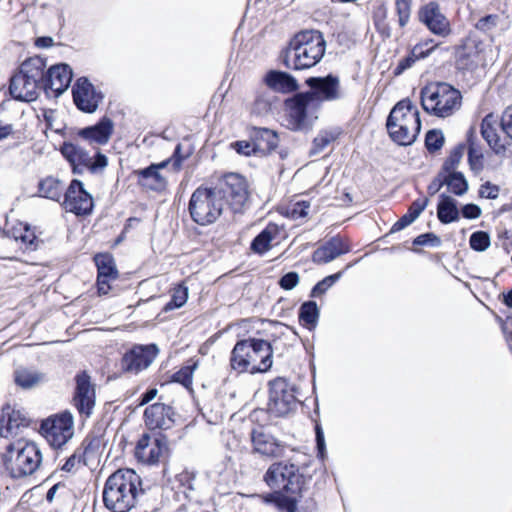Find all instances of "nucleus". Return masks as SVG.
Masks as SVG:
<instances>
[{
  "label": "nucleus",
  "instance_id": "obj_4",
  "mask_svg": "<svg viewBox=\"0 0 512 512\" xmlns=\"http://www.w3.org/2000/svg\"><path fill=\"white\" fill-rule=\"evenodd\" d=\"M229 434L234 441L226 443V447H238L242 440L251 439L255 452L271 458H280L285 454L286 446L273 435L266 433L263 427L252 428L250 420L235 413L229 419Z\"/></svg>",
  "mask_w": 512,
  "mask_h": 512
},
{
  "label": "nucleus",
  "instance_id": "obj_60",
  "mask_svg": "<svg viewBox=\"0 0 512 512\" xmlns=\"http://www.w3.org/2000/svg\"><path fill=\"white\" fill-rule=\"evenodd\" d=\"M230 148L233 149L237 154L243 155V156H252L257 155L252 141L249 139L247 140H240L235 141L230 144Z\"/></svg>",
  "mask_w": 512,
  "mask_h": 512
},
{
  "label": "nucleus",
  "instance_id": "obj_6",
  "mask_svg": "<svg viewBox=\"0 0 512 512\" xmlns=\"http://www.w3.org/2000/svg\"><path fill=\"white\" fill-rule=\"evenodd\" d=\"M224 189L222 186H200L189 201V213L194 222L208 225L216 221L223 211Z\"/></svg>",
  "mask_w": 512,
  "mask_h": 512
},
{
  "label": "nucleus",
  "instance_id": "obj_25",
  "mask_svg": "<svg viewBox=\"0 0 512 512\" xmlns=\"http://www.w3.org/2000/svg\"><path fill=\"white\" fill-rule=\"evenodd\" d=\"M40 89H42L40 85L25 77L21 72L11 78L9 87L10 93L15 99L26 102L35 100Z\"/></svg>",
  "mask_w": 512,
  "mask_h": 512
},
{
  "label": "nucleus",
  "instance_id": "obj_40",
  "mask_svg": "<svg viewBox=\"0 0 512 512\" xmlns=\"http://www.w3.org/2000/svg\"><path fill=\"white\" fill-rule=\"evenodd\" d=\"M387 130L391 139L401 146L412 145L419 135L416 133V129L409 125H397L393 129Z\"/></svg>",
  "mask_w": 512,
  "mask_h": 512
},
{
  "label": "nucleus",
  "instance_id": "obj_20",
  "mask_svg": "<svg viewBox=\"0 0 512 512\" xmlns=\"http://www.w3.org/2000/svg\"><path fill=\"white\" fill-rule=\"evenodd\" d=\"M72 69L68 64L60 63L51 66L46 72L43 90L49 95L52 92L55 97L67 90L72 81Z\"/></svg>",
  "mask_w": 512,
  "mask_h": 512
},
{
  "label": "nucleus",
  "instance_id": "obj_17",
  "mask_svg": "<svg viewBox=\"0 0 512 512\" xmlns=\"http://www.w3.org/2000/svg\"><path fill=\"white\" fill-rule=\"evenodd\" d=\"M167 452V441L165 437H152L148 434L142 435L135 447V457L144 464H156Z\"/></svg>",
  "mask_w": 512,
  "mask_h": 512
},
{
  "label": "nucleus",
  "instance_id": "obj_31",
  "mask_svg": "<svg viewBox=\"0 0 512 512\" xmlns=\"http://www.w3.org/2000/svg\"><path fill=\"white\" fill-rule=\"evenodd\" d=\"M249 351V342H247V340H239L235 344L230 356V367L232 371H235L237 374L249 372L252 366Z\"/></svg>",
  "mask_w": 512,
  "mask_h": 512
},
{
  "label": "nucleus",
  "instance_id": "obj_10",
  "mask_svg": "<svg viewBox=\"0 0 512 512\" xmlns=\"http://www.w3.org/2000/svg\"><path fill=\"white\" fill-rule=\"evenodd\" d=\"M288 115V122L294 131H302L306 128V119L308 113L319 110L317 105L311 99V95L304 92H297L285 101Z\"/></svg>",
  "mask_w": 512,
  "mask_h": 512
},
{
  "label": "nucleus",
  "instance_id": "obj_54",
  "mask_svg": "<svg viewBox=\"0 0 512 512\" xmlns=\"http://www.w3.org/2000/svg\"><path fill=\"white\" fill-rule=\"evenodd\" d=\"M412 0H396V11L398 14V22L401 27H404L410 18Z\"/></svg>",
  "mask_w": 512,
  "mask_h": 512
},
{
  "label": "nucleus",
  "instance_id": "obj_56",
  "mask_svg": "<svg viewBox=\"0 0 512 512\" xmlns=\"http://www.w3.org/2000/svg\"><path fill=\"white\" fill-rule=\"evenodd\" d=\"M495 246L502 248L508 254L512 248V233L504 227H498Z\"/></svg>",
  "mask_w": 512,
  "mask_h": 512
},
{
  "label": "nucleus",
  "instance_id": "obj_38",
  "mask_svg": "<svg viewBox=\"0 0 512 512\" xmlns=\"http://www.w3.org/2000/svg\"><path fill=\"white\" fill-rule=\"evenodd\" d=\"M320 311L314 300L303 302L298 311L299 322L309 330L315 329L318 324Z\"/></svg>",
  "mask_w": 512,
  "mask_h": 512
},
{
  "label": "nucleus",
  "instance_id": "obj_47",
  "mask_svg": "<svg viewBox=\"0 0 512 512\" xmlns=\"http://www.w3.org/2000/svg\"><path fill=\"white\" fill-rule=\"evenodd\" d=\"M491 244V238L486 231H475L469 237L470 248L477 252L486 251Z\"/></svg>",
  "mask_w": 512,
  "mask_h": 512
},
{
  "label": "nucleus",
  "instance_id": "obj_12",
  "mask_svg": "<svg viewBox=\"0 0 512 512\" xmlns=\"http://www.w3.org/2000/svg\"><path fill=\"white\" fill-rule=\"evenodd\" d=\"M72 402L80 416L88 418L93 413L96 402L95 386L86 371H81L75 376Z\"/></svg>",
  "mask_w": 512,
  "mask_h": 512
},
{
  "label": "nucleus",
  "instance_id": "obj_41",
  "mask_svg": "<svg viewBox=\"0 0 512 512\" xmlns=\"http://www.w3.org/2000/svg\"><path fill=\"white\" fill-rule=\"evenodd\" d=\"M14 381L19 387L30 389L43 382L44 375L36 371L21 368L15 371Z\"/></svg>",
  "mask_w": 512,
  "mask_h": 512
},
{
  "label": "nucleus",
  "instance_id": "obj_18",
  "mask_svg": "<svg viewBox=\"0 0 512 512\" xmlns=\"http://www.w3.org/2000/svg\"><path fill=\"white\" fill-rule=\"evenodd\" d=\"M249 354L251 356V368L249 373H265L273 364V348L270 342L259 338H248Z\"/></svg>",
  "mask_w": 512,
  "mask_h": 512
},
{
  "label": "nucleus",
  "instance_id": "obj_8",
  "mask_svg": "<svg viewBox=\"0 0 512 512\" xmlns=\"http://www.w3.org/2000/svg\"><path fill=\"white\" fill-rule=\"evenodd\" d=\"M296 406L295 389L286 379L278 377L269 382V398L266 408L269 416L285 417Z\"/></svg>",
  "mask_w": 512,
  "mask_h": 512
},
{
  "label": "nucleus",
  "instance_id": "obj_34",
  "mask_svg": "<svg viewBox=\"0 0 512 512\" xmlns=\"http://www.w3.org/2000/svg\"><path fill=\"white\" fill-rule=\"evenodd\" d=\"M46 61L39 57H31L21 64L20 71L25 77L33 80L43 88L46 78Z\"/></svg>",
  "mask_w": 512,
  "mask_h": 512
},
{
  "label": "nucleus",
  "instance_id": "obj_55",
  "mask_svg": "<svg viewBox=\"0 0 512 512\" xmlns=\"http://www.w3.org/2000/svg\"><path fill=\"white\" fill-rule=\"evenodd\" d=\"M412 243L415 246L439 247L442 241L438 235L432 232H426L415 237Z\"/></svg>",
  "mask_w": 512,
  "mask_h": 512
},
{
  "label": "nucleus",
  "instance_id": "obj_21",
  "mask_svg": "<svg viewBox=\"0 0 512 512\" xmlns=\"http://www.w3.org/2000/svg\"><path fill=\"white\" fill-rule=\"evenodd\" d=\"M169 163L170 160H164L160 163H153L144 169L134 171V174L137 176V183L148 190H165L167 187V179L160 171L166 168Z\"/></svg>",
  "mask_w": 512,
  "mask_h": 512
},
{
  "label": "nucleus",
  "instance_id": "obj_27",
  "mask_svg": "<svg viewBox=\"0 0 512 512\" xmlns=\"http://www.w3.org/2000/svg\"><path fill=\"white\" fill-rule=\"evenodd\" d=\"M349 252V247L340 237H332L312 254V261L316 264H326L337 257Z\"/></svg>",
  "mask_w": 512,
  "mask_h": 512
},
{
  "label": "nucleus",
  "instance_id": "obj_61",
  "mask_svg": "<svg viewBox=\"0 0 512 512\" xmlns=\"http://www.w3.org/2000/svg\"><path fill=\"white\" fill-rule=\"evenodd\" d=\"M500 128L512 142V105L508 106L500 117Z\"/></svg>",
  "mask_w": 512,
  "mask_h": 512
},
{
  "label": "nucleus",
  "instance_id": "obj_33",
  "mask_svg": "<svg viewBox=\"0 0 512 512\" xmlns=\"http://www.w3.org/2000/svg\"><path fill=\"white\" fill-rule=\"evenodd\" d=\"M459 213L457 201L446 193H441L437 204L438 220L442 224H450L459 220Z\"/></svg>",
  "mask_w": 512,
  "mask_h": 512
},
{
  "label": "nucleus",
  "instance_id": "obj_15",
  "mask_svg": "<svg viewBox=\"0 0 512 512\" xmlns=\"http://www.w3.org/2000/svg\"><path fill=\"white\" fill-rule=\"evenodd\" d=\"M63 205L68 212L88 215L92 212L94 203L92 196L84 189L83 183L74 179L65 192Z\"/></svg>",
  "mask_w": 512,
  "mask_h": 512
},
{
  "label": "nucleus",
  "instance_id": "obj_37",
  "mask_svg": "<svg viewBox=\"0 0 512 512\" xmlns=\"http://www.w3.org/2000/svg\"><path fill=\"white\" fill-rule=\"evenodd\" d=\"M278 227L274 223H269L251 242L250 249L259 255L266 253L270 247L271 242L275 238Z\"/></svg>",
  "mask_w": 512,
  "mask_h": 512
},
{
  "label": "nucleus",
  "instance_id": "obj_64",
  "mask_svg": "<svg viewBox=\"0 0 512 512\" xmlns=\"http://www.w3.org/2000/svg\"><path fill=\"white\" fill-rule=\"evenodd\" d=\"M509 350L512 352V314L506 317L501 325Z\"/></svg>",
  "mask_w": 512,
  "mask_h": 512
},
{
  "label": "nucleus",
  "instance_id": "obj_29",
  "mask_svg": "<svg viewBox=\"0 0 512 512\" xmlns=\"http://www.w3.org/2000/svg\"><path fill=\"white\" fill-rule=\"evenodd\" d=\"M113 127V121L108 117H103L97 124L81 129L79 136L91 143L103 145L109 141Z\"/></svg>",
  "mask_w": 512,
  "mask_h": 512
},
{
  "label": "nucleus",
  "instance_id": "obj_42",
  "mask_svg": "<svg viewBox=\"0 0 512 512\" xmlns=\"http://www.w3.org/2000/svg\"><path fill=\"white\" fill-rule=\"evenodd\" d=\"M341 133L342 130L340 128L320 131L313 140L310 155H317L322 152L330 143L338 139Z\"/></svg>",
  "mask_w": 512,
  "mask_h": 512
},
{
  "label": "nucleus",
  "instance_id": "obj_62",
  "mask_svg": "<svg viewBox=\"0 0 512 512\" xmlns=\"http://www.w3.org/2000/svg\"><path fill=\"white\" fill-rule=\"evenodd\" d=\"M107 165V157L101 152H97L94 158L90 157V163L87 170H89L91 173H97L98 171L103 170Z\"/></svg>",
  "mask_w": 512,
  "mask_h": 512
},
{
  "label": "nucleus",
  "instance_id": "obj_32",
  "mask_svg": "<svg viewBox=\"0 0 512 512\" xmlns=\"http://www.w3.org/2000/svg\"><path fill=\"white\" fill-rule=\"evenodd\" d=\"M303 497L296 494H286L285 491H272L263 496V500L267 504H272L281 511L297 512L298 502Z\"/></svg>",
  "mask_w": 512,
  "mask_h": 512
},
{
  "label": "nucleus",
  "instance_id": "obj_1",
  "mask_svg": "<svg viewBox=\"0 0 512 512\" xmlns=\"http://www.w3.org/2000/svg\"><path fill=\"white\" fill-rule=\"evenodd\" d=\"M326 40L323 33L315 29L297 32L282 51L281 59L286 68L306 70L316 66L324 57Z\"/></svg>",
  "mask_w": 512,
  "mask_h": 512
},
{
  "label": "nucleus",
  "instance_id": "obj_24",
  "mask_svg": "<svg viewBox=\"0 0 512 512\" xmlns=\"http://www.w3.org/2000/svg\"><path fill=\"white\" fill-rule=\"evenodd\" d=\"M248 134L257 155H267L274 151L278 146V135L271 129L264 127H251Z\"/></svg>",
  "mask_w": 512,
  "mask_h": 512
},
{
  "label": "nucleus",
  "instance_id": "obj_49",
  "mask_svg": "<svg viewBox=\"0 0 512 512\" xmlns=\"http://www.w3.org/2000/svg\"><path fill=\"white\" fill-rule=\"evenodd\" d=\"M465 150V145L463 143L455 146L450 155L445 159L442 164L441 170L444 172L456 171V167L459 165Z\"/></svg>",
  "mask_w": 512,
  "mask_h": 512
},
{
  "label": "nucleus",
  "instance_id": "obj_58",
  "mask_svg": "<svg viewBox=\"0 0 512 512\" xmlns=\"http://www.w3.org/2000/svg\"><path fill=\"white\" fill-rule=\"evenodd\" d=\"M436 46L437 45L433 44L432 40H429L415 45L410 52L412 53V56L416 58V60L424 59L432 53Z\"/></svg>",
  "mask_w": 512,
  "mask_h": 512
},
{
  "label": "nucleus",
  "instance_id": "obj_9",
  "mask_svg": "<svg viewBox=\"0 0 512 512\" xmlns=\"http://www.w3.org/2000/svg\"><path fill=\"white\" fill-rule=\"evenodd\" d=\"M309 90L306 91L311 95V99L320 109L323 102L336 101L342 98L340 90V79L334 74L326 76L309 77L305 80Z\"/></svg>",
  "mask_w": 512,
  "mask_h": 512
},
{
  "label": "nucleus",
  "instance_id": "obj_2",
  "mask_svg": "<svg viewBox=\"0 0 512 512\" xmlns=\"http://www.w3.org/2000/svg\"><path fill=\"white\" fill-rule=\"evenodd\" d=\"M141 478L131 469H119L111 474L103 489V502L112 512H128L136 504L141 491Z\"/></svg>",
  "mask_w": 512,
  "mask_h": 512
},
{
  "label": "nucleus",
  "instance_id": "obj_22",
  "mask_svg": "<svg viewBox=\"0 0 512 512\" xmlns=\"http://www.w3.org/2000/svg\"><path fill=\"white\" fill-rule=\"evenodd\" d=\"M144 419L150 429L166 430L175 423V412L171 406L157 402L145 409Z\"/></svg>",
  "mask_w": 512,
  "mask_h": 512
},
{
  "label": "nucleus",
  "instance_id": "obj_36",
  "mask_svg": "<svg viewBox=\"0 0 512 512\" xmlns=\"http://www.w3.org/2000/svg\"><path fill=\"white\" fill-rule=\"evenodd\" d=\"M9 237L20 241L25 249L35 250L37 248V237L35 232L27 223L18 222L7 231Z\"/></svg>",
  "mask_w": 512,
  "mask_h": 512
},
{
  "label": "nucleus",
  "instance_id": "obj_63",
  "mask_svg": "<svg viewBox=\"0 0 512 512\" xmlns=\"http://www.w3.org/2000/svg\"><path fill=\"white\" fill-rule=\"evenodd\" d=\"M446 185L445 172L440 169L434 179L427 187L428 194L433 196L438 193L443 186Z\"/></svg>",
  "mask_w": 512,
  "mask_h": 512
},
{
  "label": "nucleus",
  "instance_id": "obj_57",
  "mask_svg": "<svg viewBox=\"0 0 512 512\" xmlns=\"http://www.w3.org/2000/svg\"><path fill=\"white\" fill-rule=\"evenodd\" d=\"M299 281V274L296 271H290L280 277L278 285L281 289L290 291L299 284Z\"/></svg>",
  "mask_w": 512,
  "mask_h": 512
},
{
  "label": "nucleus",
  "instance_id": "obj_23",
  "mask_svg": "<svg viewBox=\"0 0 512 512\" xmlns=\"http://www.w3.org/2000/svg\"><path fill=\"white\" fill-rule=\"evenodd\" d=\"M419 19L434 34L444 36L450 32L449 23L435 2L428 3L420 10Z\"/></svg>",
  "mask_w": 512,
  "mask_h": 512
},
{
  "label": "nucleus",
  "instance_id": "obj_30",
  "mask_svg": "<svg viewBox=\"0 0 512 512\" xmlns=\"http://www.w3.org/2000/svg\"><path fill=\"white\" fill-rule=\"evenodd\" d=\"M61 153L72 166L74 174H82L88 168L91 156L78 145L64 143L61 147Z\"/></svg>",
  "mask_w": 512,
  "mask_h": 512
},
{
  "label": "nucleus",
  "instance_id": "obj_28",
  "mask_svg": "<svg viewBox=\"0 0 512 512\" xmlns=\"http://www.w3.org/2000/svg\"><path fill=\"white\" fill-rule=\"evenodd\" d=\"M264 83L273 91L287 94L298 90L299 84L294 76L281 70H269L264 78Z\"/></svg>",
  "mask_w": 512,
  "mask_h": 512
},
{
  "label": "nucleus",
  "instance_id": "obj_52",
  "mask_svg": "<svg viewBox=\"0 0 512 512\" xmlns=\"http://www.w3.org/2000/svg\"><path fill=\"white\" fill-rule=\"evenodd\" d=\"M85 452L82 449H77L74 453L66 459V462L62 465L61 470L71 473L76 472L84 463Z\"/></svg>",
  "mask_w": 512,
  "mask_h": 512
},
{
  "label": "nucleus",
  "instance_id": "obj_26",
  "mask_svg": "<svg viewBox=\"0 0 512 512\" xmlns=\"http://www.w3.org/2000/svg\"><path fill=\"white\" fill-rule=\"evenodd\" d=\"M498 126H500V119L494 113H488L481 121L480 133L493 152L500 155L505 153L506 146L500 140Z\"/></svg>",
  "mask_w": 512,
  "mask_h": 512
},
{
  "label": "nucleus",
  "instance_id": "obj_48",
  "mask_svg": "<svg viewBox=\"0 0 512 512\" xmlns=\"http://www.w3.org/2000/svg\"><path fill=\"white\" fill-rule=\"evenodd\" d=\"M444 134L439 129L428 130L425 135V147L430 153L439 151L444 145Z\"/></svg>",
  "mask_w": 512,
  "mask_h": 512
},
{
  "label": "nucleus",
  "instance_id": "obj_13",
  "mask_svg": "<svg viewBox=\"0 0 512 512\" xmlns=\"http://www.w3.org/2000/svg\"><path fill=\"white\" fill-rule=\"evenodd\" d=\"M158 353L155 344L134 345L121 359V368L124 372L138 374L148 368Z\"/></svg>",
  "mask_w": 512,
  "mask_h": 512
},
{
  "label": "nucleus",
  "instance_id": "obj_46",
  "mask_svg": "<svg viewBox=\"0 0 512 512\" xmlns=\"http://www.w3.org/2000/svg\"><path fill=\"white\" fill-rule=\"evenodd\" d=\"M341 277V271L326 276L312 287L310 291V297L315 298L325 294L327 290L330 289Z\"/></svg>",
  "mask_w": 512,
  "mask_h": 512
},
{
  "label": "nucleus",
  "instance_id": "obj_3",
  "mask_svg": "<svg viewBox=\"0 0 512 512\" xmlns=\"http://www.w3.org/2000/svg\"><path fill=\"white\" fill-rule=\"evenodd\" d=\"M41 462L42 454L37 444L20 439L0 453V474L12 479L26 478L37 471Z\"/></svg>",
  "mask_w": 512,
  "mask_h": 512
},
{
  "label": "nucleus",
  "instance_id": "obj_5",
  "mask_svg": "<svg viewBox=\"0 0 512 512\" xmlns=\"http://www.w3.org/2000/svg\"><path fill=\"white\" fill-rule=\"evenodd\" d=\"M420 100L427 114L446 118L460 108L462 95L446 82H431L421 88Z\"/></svg>",
  "mask_w": 512,
  "mask_h": 512
},
{
  "label": "nucleus",
  "instance_id": "obj_51",
  "mask_svg": "<svg viewBox=\"0 0 512 512\" xmlns=\"http://www.w3.org/2000/svg\"><path fill=\"white\" fill-rule=\"evenodd\" d=\"M196 367V363L182 367L173 375V381L182 384L186 388H190L192 385L193 372Z\"/></svg>",
  "mask_w": 512,
  "mask_h": 512
},
{
  "label": "nucleus",
  "instance_id": "obj_50",
  "mask_svg": "<svg viewBox=\"0 0 512 512\" xmlns=\"http://www.w3.org/2000/svg\"><path fill=\"white\" fill-rule=\"evenodd\" d=\"M188 299V288L178 285L172 291L171 300L166 304L165 310H173L182 307Z\"/></svg>",
  "mask_w": 512,
  "mask_h": 512
},
{
  "label": "nucleus",
  "instance_id": "obj_11",
  "mask_svg": "<svg viewBox=\"0 0 512 512\" xmlns=\"http://www.w3.org/2000/svg\"><path fill=\"white\" fill-rule=\"evenodd\" d=\"M41 429L45 432L47 440L55 447L66 444L74 434L73 415L64 411L44 421Z\"/></svg>",
  "mask_w": 512,
  "mask_h": 512
},
{
  "label": "nucleus",
  "instance_id": "obj_59",
  "mask_svg": "<svg viewBox=\"0 0 512 512\" xmlns=\"http://www.w3.org/2000/svg\"><path fill=\"white\" fill-rule=\"evenodd\" d=\"M315 442H316V449H317V457L323 463L327 456L326 443H325L323 429L318 424L315 426Z\"/></svg>",
  "mask_w": 512,
  "mask_h": 512
},
{
  "label": "nucleus",
  "instance_id": "obj_14",
  "mask_svg": "<svg viewBox=\"0 0 512 512\" xmlns=\"http://www.w3.org/2000/svg\"><path fill=\"white\" fill-rule=\"evenodd\" d=\"M72 95L76 107L85 113L95 112L104 98L102 92L98 91L86 77L76 80Z\"/></svg>",
  "mask_w": 512,
  "mask_h": 512
},
{
  "label": "nucleus",
  "instance_id": "obj_53",
  "mask_svg": "<svg viewBox=\"0 0 512 512\" xmlns=\"http://www.w3.org/2000/svg\"><path fill=\"white\" fill-rule=\"evenodd\" d=\"M483 154L480 150V148H471L468 149V164L470 169L474 173H479L483 170L484 164H483Z\"/></svg>",
  "mask_w": 512,
  "mask_h": 512
},
{
  "label": "nucleus",
  "instance_id": "obj_16",
  "mask_svg": "<svg viewBox=\"0 0 512 512\" xmlns=\"http://www.w3.org/2000/svg\"><path fill=\"white\" fill-rule=\"evenodd\" d=\"M397 125L413 126V129H416V133L421 131L420 113L409 98L402 99L396 103L387 117V129H393Z\"/></svg>",
  "mask_w": 512,
  "mask_h": 512
},
{
  "label": "nucleus",
  "instance_id": "obj_19",
  "mask_svg": "<svg viewBox=\"0 0 512 512\" xmlns=\"http://www.w3.org/2000/svg\"><path fill=\"white\" fill-rule=\"evenodd\" d=\"M247 200L246 179L238 173H226V205L233 213H241Z\"/></svg>",
  "mask_w": 512,
  "mask_h": 512
},
{
  "label": "nucleus",
  "instance_id": "obj_35",
  "mask_svg": "<svg viewBox=\"0 0 512 512\" xmlns=\"http://www.w3.org/2000/svg\"><path fill=\"white\" fill-rule=\"evenodd\" d=\"M429 202L428 198L416 199L409 206L408 211L402 215L391 227L390 233H396L413 223L425 210Z\"/></svg>",
  "mask_w": 512,
  "mask_h": 512
},
{
  "label": "nucleus",
  "instance_id": "obj_45",
  "mask_svg": "<svg viewBox=\"0 0 512 512\" xmlns=\"http://www.w3.org/2000/svg\"><path fill=\"white\" fill-rule=\"evenodd\" d=\"M97 266L98 275L101 277H118L114 259L110 254H97L94 257Z\"/></svg>",
  "mask_w": 512,
  "mask_h": 512
},
{
  "label": "nucleus",
  "instance_id": "obj_43",
  "mask_svg": "<svg viewBox=\"0 0 512 512\" xmlns=\"http://www.w3.org/2000/svg\"><path fill=\"white\" fill-rule=\"evenodd\" d=\"M446 186L455 196L464 195L469 188L468 181L460 171L445 172Z\"/></svg>",
  "mask_w": 512,
  "mask_h": 512
},
{
  "label": "nucleus",
  "instance_id": "obj_39",
  "mask_svg": "<svg viewBox=\"0 0 512 512\" xmlns=\"http://www.w3.org/2000/svg\"><path fill=\"white\" fill-rule=\"evenodd\" d=\"M63 190L62 182L51 176L41 180L38 185L39 195L54 201L60 200Z\"/></svg>",
  "mask_w": 512,
  "mask_h": 512
},
{
  "label": "nucleus",
  "instance_id": "obj_7",
  "mask_svg": "<svg viewBox=\"0 0 512 512\" xmlns=\"http://www.w3.org/2000/svg\"><path fill=\"white\" fill-rule=\"evenodd\" d=\"M310 477L300 473L299 467L284 461L274 462L264 474V481L272 491L301 495L307 488Z\"/></svg>",
  "mask_w": 512,
  "mask_h": 512
},
{
  "label": "nucleus",
  "instance_id": "obj_44",
  "mask_svg": "<svg viewBox=\"0 0 512 512\" xmlns=\"http://www.w3.org/2000/svg\"><path fill=\"white\" fill-rule=\"evenodd\" d=\"M5 410L7 411L8 425V428H5L4 431L5 434H12V437L16 436L21 427L29 425V419L21 411L11 409L9 406L5 407Z\"/></svg>",
  "mask_w": 512,
  "mask_h": 512
}]
</instances>
